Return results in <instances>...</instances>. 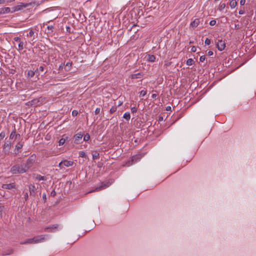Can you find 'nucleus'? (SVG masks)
I'll use <instances>...</instances> for the list:
<instances>
[{
	"label": "nucleus",
	"mask_w": 256,
	"mask_h": 256,
	"mask_svg": "<svg viewBox=\"0 0 256 256\" xmlns=\"http://www.w3.org/2000/svg\"><path fill=\"white\" fill-rule=\"evenodd\" d=\"M48 235H40L36 236L32 238H28L24 242H21L20 244H38L44 242Z\"/></svg>",
	"instance_id": "1"
},
{
	"label": "nucleus",
	"mask_w": 256,
	"mask_h": 256,
	"mask_svg": "<svg viewBox=\"0 0 256 256\" xmlns=\"http://www.w3.org/2000/svg\"><path fill=\"white\" fill-rule=\"evenodd\" d=\"M10 172L12 174H23L26 172V170L24 168V166L18 164L13 166L11 168Z\"/></svg>",
	"instance_id": "2"
},
{
	"label": "nucleus",
	"mask_w": 256,
	"mask_h": 256,
	"mask_svg": "<svg viewBox=\"0 0 256 256\" xmlns=\"http://www.w3.org/2000/svg\"><path fill=\"white\" fill-rule=\"evenodd\" d=\"M36 158V156L34 154L32 155L26 160V164L23 165L26 172H28V170L32 167Z\"/></svg>",
	"instance_id": "3"
},
{
	"label": "nucleus",
	"mask_w": 256,
	"mask_h": 256,
	"mask_svg": "<svg viewBox=\"0 0 256 256\" xmlns=\"http://www.w3.org/2000/svg\"><path fill=\"white\" fill-rule=\"evenodd\" d=\"M111 184V182L109 181H105L102 182L99 186L96 188L94 190H92L88 193L93 192H98L108 188Z\"/></svg>",
	"instance_id": "4"
},
{
	"label": "nucleus",
	"mask_w": 256,
	"mask_h": 256,
	"mask_svg": "<svg viewBox=\"0 0 256 256\" xmlns=\"http://www.w3.org/2000/svg\"><path fill=\"white\" fill-rule=\"evenodd\" d=\"M142 156H143L141 154H138L134 156H133L132 157L130 160H128V162H126L125 166H130L133 164L138 162Z\"/></svg>",
	"instance_id": "5"
},
{
	"label": "nucleus",
	"mask_w": 256,
	"mask_h": 256,
	"mask_svg": "<svg viewBox=\"0 0 256 256\" xmlns=\"http://www.w3.org/2000/svg\"><path fill=\"white\" fill-rule=\"evenodd\" d=\"M30 5H31V3L21 2L18 6H14L12 8V9L13 10L12 12H16V11L20 10L22 9L23 8H26L27 6H30Z\"/></svg>",
	"instance_id": "6"
},
{
	"label": "nucleus",
	"mask_w": 256,
	"mask_h": 256,
	"mask_svg": "<svg viewBox=\"0 0 256 256\" xmlns=\"http://www.w3.org/2000/svg\"><path fill=\"white\" fill-rule=\"evenodd\" d=\"M12 143L10 141H7L3 146V152L6 155H8L11 148Z\"/></svg>",
	"instance_id": "7"
},
{
	"label": "nucleus",
	"mask_w": 256,
	"mask_h": 256,
	"mask_svg": "<svg viewBox=\"0 0 256 256\" xmlns=\"http://www.w3.org/2000/svg\"><path fill=\"white\" fill-rule=\"evenodd\" d=\"M216 47L220 51L223 50L226 48V43L222 40H218L216 44Z\"/></svg>",
	"instance_id": "8"
},
{
	"label": "nucleus",
	"mask_w": 256,
	"mask_h": 256,
	"mask_svg": "<svg viewBox=\"0 0 256 256\" xmlns=\"http://www.w3.org/2000/svg\"><path fill=\"white\" fill-rule=\"evenodd\" d=\"M28 188L30 196H34L36 192V188L34 184H30L28 186Z\"/></svg>",
	"instance_id": "9"
},
{
	"label": "nucleus",
	"mask_w": 256,
	"mask_h": 256,
	"mask_svg": "<svg viewBox=\"0 0 256 256\" xmlns=\"http://www.w3.org/2000/svg\"><path fill=\"white\" fill-rule=\"evenodd\" d=\"M2 187L4 189L11 190L16 188V184L14 182L8 184H3Z\"/></svg>",
	"instance_id": "10"
},
{
	"label": "nucleus",
	"mask_w": 256,
	"mask_h": 256,
	"mask_svg": "<svg viewBox=\"0 0 256 256\" xmlns=\"http://www.w3.org/2000/svg\"><path fill=\"white\" fill-rule=\"evenodd\" d=\"M24 146V142H20L17 143L15 146V152L16 154L19 153L20 151V150Z\"/></svg>",
	"instance_id": "11"
},
{
	"label": "nucleus",
	"mask_w": 256,
	"mask_h": 256,
	"mask_svg": "<svg viewBox=\"0 0 256 256\" xmlns=\"http://www.w3.org/2000/svg\"><path fill=\"white\" fill-rule=\"evenodd\" d=\"M83 136V134L80 133H78L74 136V142L76 144H79L80 141L82 140Z\"/></svg>",
	"instance_id": "12"
},
{
	"label": "nucleus",
	"mask_w": 256,
	"mask_h": 256,
	"mask_svg": "<svg viewBox=\"0 0 256 256\" xmlns=\"http://www.w3.org/2000/svg\"><path fill=\"white\" fill-rule=\"evenodd\" d=\"M20 138V134H16V130L15 129L11 132L10 134V139L14 138V140H16Z\"/></svg>",
	"instance_id": "13"
},
{
	"label": "nucleus",
	"mask_w": 256,
	"mask_h": 256,
	"mask_svg": "<svg viewBox=\"0 0 256 256\" xmlns=\"http://www.w3.org/2000/svg\"><path fill=\"white\" fill-rule=\"evenodd\" d=\"M59 226H60L58 224H56L52 225V226H47L44 228V230L46 231L48 230H50V232H53L54 231V229H58L59 228Z\"/></svg>",
	"instance_id": "14"
},
{
	"label": "nucleus",
	"mask_w": 256,
	"mask_h": 256,
	"mask_svg": "<svg viewBox=\"0 0 256 256\" xmlns=\"http://www.w3.org/2000/svg\"><path fill=\"white\" fill-rule=\"evenodd\" d=\"M59 226H60L58 224H56L52 225V226H47L44 228V230L46 231L48 230H50V232H53L54 231V229H58L59 228Z\"/></svg>",
	"instance_id": "15"
},
{
	"label": "nucleus",
	"mask_w": 256,
	"mask_h": 256,
	"mask_svg": "<svg viewBox=\"0 0 256 256\" xmlns=\"http://www.w3.org/2000/svg\"><path fill=\"white\" fill-rule=\"evenodd\" d=\"M200 24V19L196 18L190 22V26L193 28H196Z\"/></svg>",
	"instance_id": "16"
},
{
	"label": "nucleus",
	"mask_w": 256,
	"mask_h": 256,
	"mask_svg": "<svg viewBox=\"0 0 256 256\" xmlns=\"http://www.w3.org/2000/svg\"><path fill=\"white\" fill-rule=\"evenodd\" d=\"M10 9L8 7H6L0 8V14H7L10 12Z\"/></svg>",
	"instance_id": "17"
},
{
	"label": "nucleus",
	"mask_w": 256,
	"mask_h": 256,
	"mask_svg": "<svg viewBox=\"0 0 256 256\" xmlns=\"http://www.w3.org/2000/svg\"><path fill=\"white\" fill-rule=\"evenodd\" d=\"M64 166L68 167L72 166L74 164V162L70 160H63Z\"/></svg>",
	"instance_id": "18"
},
{
	"label": "nucleus",
	"mask_w": 256,
	"mask_h": 256,
	"mask_svg": "<svg viewBox=\"0 0 256 256\" xmlns=\"http://www.w3.org/2000/svg\"><path fill=\"white\" fill-rule=\"evenodd\" d=\"M142 76V74L140 72L132 74L130 76V78L132 79L140 78H141Z\"/></svg>",
	"instance_id": "19"
},
{
	"label": "nucleus",
	"mask_w": 256,
	"mask_h": 256,
	"mask_svg": "<svg viewBox=\"0 0 256 256\" xmlns=\"http://www.w3.org/2000/svg\"><path fill=\"white\" fill-rule=\"evenodd\" d=\"M237 5V2L236 0H232L230 2V6L232 8H234Z\"/></svg>",
	"instance_id": "20"
},
{
	"label": "nucleus",
	"mask_w": 256,
	"mask_h": 256,
	"mask_svg": "<svg viewBox=\"0 0 256 256\" xmlns=\"http://www.w3.org/2000/svg\"><path fill=\"white\" fill-rule=\"evenodd\" d=\"M47 28H48V30L47 33L49 34H52L53 32L54 26H52V25H48L47 26Z\"/></svg>",
	"instance_id": "21"
},
{
	"label": "nucleus",
	"mask_w": 256,
	"mask_h": 256,
	"mask_svg": "<svg viewBox=\"0 0 256 256\" xmlns=\"http://www.w3.org/2000/svg\"><path fill=\"white\" fill-rule=\"evenodd\" d=\"M123 117L126 120H128L130 118V114L129 112H126L124 114Z\"/></svg>",
	"instance_id": "22"
},
{
	"label": "nucleus",
	"mask_w": 256,
	"mask_h": 256,
	"mask_svg": "<svg viewBox=\"0 0 256 256\" xmlns=\"http://www.w3.org/2000/svg\"><path fill=\"white\" fill-rule=\"evenodd\" d=\"M156 57L154 55H148V60L151 62L155 61Z\"/></svg>",
	"instance_id": "23"
},
{
	"label": "nucleus",
	"mask_w": 256,
	"mask_h": 256,
	"mask_svg": "<svg viewBox=\"0 0 256 256\" xmlns=\"http://www.w3.org/2000/svg\"><path fill=\"white\" fill-rule=\"evenodd\" d=\"M36 178L38 180H46L44 176L40 174H37Z\"/></svg>",
	"instance_id": "24"
},
{
	"label": "nucleus",
	"mask_w": 256,
	"mask_h": 256,
	"mask_svg": "<svg viewBox=\"0 0 256 256\" xmlns=\"http://www.w3.org/2000/svg\"><path fill=\"white\" fill-rule=\"evenodd\" d=\"M18 50H22L24 49V42L20 40V42H18Z\"/></svg>",
	"instance_id": "25"
},
{
	"label": "nucleus",
	"mask_w": 256,
	"mask_h": 256,
	"mask_svg": "<svg viewBox=\"0 0 256 256\" xmlns=\"http://www.w3.org/2000/svg\"><path fill=\"white\" fill-rule=\"evenodd\" d=\"M34 74H35L34 72L32 70H30L28 72V77L32 78L34 76Z\"/></svg>",
	"instance_id": "26"
},
{
	"label": "nucleus",
	"mask_w": 256,
	"mask_h": 256,
	"mask_svg": "<svg viewBox=\"0 0 256 256\" xmlns=\"http://www.w3.org/2000/svg\"><path fill=\"white\" fill-rule=\"evenodd\" d=\"M99 158V154L97 152H95L92 154V158L94 160L98 159Z\"/></svg>",
	"instance_id": "27"
},
{
	"label": "nucleus",
	"mask_w": 256,
	"mask_h": 256,
	"mask_svg": "<svg viewBox=\"0 0 256 256\" xmlns=\"http://www.w3.org/2000/svg\"><path fill=\"white\" fill-rule=\"evenodd\" d=\"M65 142H66V139L62 137V138H61L60 140L58 142L59 146L63 145L65 143Z\"/></svg>",
	"instance_id": "28"
},
{
	"label": "nucleus",
	"mask_w": 256,
	"mask_h": 256,
	"mask_svg": "<svg viewBox=\"0 0 256 256\" xmlns=\"http://www.w3.org/2000/svg\"><path fill=\"white\" fill-rule=\"evenodd\" d=\"M194 60L192 58H188L186 61L188 66H192L193 64Z\"/></svg>",
	"instance_id": "29"
},
{
	"label": "nucleus",
	"mask_w": 256,
	"mask_h": 256,
	"mask_svg": "<svg viewBox=\"0 0 256 256\" xmlns=\"http://www.w3.org/2000/svg\"><path fill=\"white\" fill-rule=\"evenodd\" d=\"M116 110H117L116 106H112L110 110V114H112V113L114 112H116Z\"/></svg>",
	"instance_id": "30"
},
{
	"label": "nucleus",
	"mask_w": 256,
	"mask_h": 256,
	"mask_svg": "<svg viewBox=\"0 0 256 256\" xmlns=\"http://www.w3.org/2000/svg\"><path fill=\"white\" fill-rule=\"evenodd\" d=\"M90 139V136L88 134H86L84 137V141H88Z\"/></svg>",
	"instance_id": "31"
},
{
	"label": "nucleus",
	"mask_w": 256,
	"mask_h": 256,
	"mask_svg": "<svg viewBox=\"0 0 256 256\" xmlns=\"http://www.w3.org/2000/svg\"><path fill=\"white\" fill-rule=\"evenodd\" d=\"M226 7V4H222L220 6V7L218 8L219 10L222 11V10Z\"/></svg>",
	"instance_id": "32"
},
{
	"label": "nucleus",
	"mask_w": 256,
	"mask_h": 256,
	"mask_svg": "<svg viewBox=\"0 0 256 256\" xmlns=\"http://www.w3.org/2000/svg\"><path fill=\"white\" fill-rule=\"evenodd\" d=\"M146 94V90H142L140 92V96H144Z\"/></svg>",
	"instance_id": "33"
},
{
	"label": "nucleus",
	"mask_w": 256,
	"mask_h": 256,
	"mask_svg": "<svg viewBox=\"0 0 256 256\" xmlns=\"http://www.w3.org/2000/svg\"><path fill=\"white\" fill-rule=\"evenodd\" d=\"M34 31L33 30H30L29 32V33L28 34V36H34Z\"/></svg>",
	"instance_id": "34"
},
{
	"label": "nucleus",
	"mask_w": 256,
	"mask_h": 256,
	"mask_svg": "<svg viewBox=\"0 0 256 256\" xmlns=\"http://www.w3.org/2000/svg\"><path fill=\"white\" fill-rule=\"evenodd\" d=\"M80 156L82 158H86V154L85 152L81 151L80 152Z\"/></svg>",
	"instance_id": "35"
},
{
	"label": "nucleus",
	"mask_w": 256,
	"mask_h": 256,
	"mask_svg": "<svg viewBox=\"0 0 256 256\" xmlns=\"http://www.w3.org/2000/svg\"><path fill=\"white\" fill-rule=\"evenodd\" d=\"M204 43L206 45H209L210 44V40L206 38L205 40Z\"/></svg>",
	"instance_id": "36"
},
{
	"label": "nucleus",
	"mask_w": 256,
	"mask_h": 256,
	"mask_svg": "<svg viewBox=\"0 0 256 256\" xmlns=\"http://www.w3.org/2000/svg\"><path fill=\"white\" fill-rule=\"evenodd\" d=\"M78 112L76 110H73L72 112V115L74 116H76L78 115Z\"/></svg>",
	"instance_id": "37"
},
{
	"label": "nucleus",
	"mask_w": 256,
	"mask_h": 256,
	"mask_svg": "<svg viewBox=\"0 0 256 256\" xmlns=\"http://www.w3.org/2000/svg\"><path fill=\"white\" fill-rule=\"evenodd\" d=\"M216 24V21L215 20H212L211 21H210V24L211 26H214L215 24Z\"/></svg>",
	"instance_id": "38"
},
{
	"label": "nucleus",
	"mask_w": 256,
	"mask_h": 256,
	"mask_svg": "<svg viewBox=\"0 0 256 256\" xmlns=\"http://www.w3.org/2000/svg\"><path fill=\"white\" fill-rule=\"evenodd\" d=\"M100 108H96L94 111V114H98L100 112Z\"/></svg>",
	"instance_id": "39"
},
{
	"label": "nucleus",
	"mask_w": 256,
	"mask_h": 256,
	"mask_svg": "<svg viewBox=\"0 0 256 256\" xmlns=\"http://www.w3.org/2000/svg\"><path fill=\"white\" fill-rule=\"evenodd\" d=\"M5 136V132H2L0 133V138L1 139H2Z\"/></svg>",
	"instance_id": "40"
},
{
	"label": "nucleus",
	"mask_w": 256,
	"mask_h": 256,
	"mask_svg": "<svg viewBox=\"0 0 256 256\" xmlns=\"http://www.w3.org/2000/svg\"><path fill=\"white\" fill-rule=\"evenodd\" d=\"M4 210V206H0V216H2Z\"/></svg>",
	"instance_id": "41"
},
{
	"label": "nucleus",
	"mask_w": 256,
	"mask_h": 256,
	"mask_svg": "<svg viewBox=\"0 0 256 256\" xmlns=\"http://www.w3.org/2000/svg\"><path fill=\"white\" fill-rule=\"evenodd\" d=\"M42 199L44 200V202H45L46 200V193H44L42 194Z\"/></svg>",
	"instance_id": "42"
},
{
	"label": "nucleus",
	"mask_w": 256,
	"mask_h": 256,
	"mask_svg": "<svg viewBox=\"0 0 256 256\" xmlns=\"http://www.w3.org/2000/svg\"><path fill=\"white\" fill-rule=\"evenodd\" d=\"M205 59H206V57H205V56H201L200 57V62H204V61Z\"/></svg>",
	"instance_id": "43"
},
{
	"label": "nucleus",
	"mask_w": 256,
	"mask_h": 256,
	"mask_svg": "<svg viewBox=\"0 0 256 256\" xmlns=\"http://www.w3.org/2000/svg\"><path fill=\"white\" fill-rule=\"evenodd\" d=\"M56 191H55L54 190H52V192H51V193H50V196H52L54 197V196H56Z\"/></svg>",
	"instance_id": "44"
},
{
	"label": "nucleus",
	"mask_w": 256,
	"mask_h": 256,
	"mask_svg": "<svg viewBox=\"0 0 256 256\" xmlns=\"http://www.w3.org/2000/svg\"><path fill=\"white\" fill-rule=\"evenodd\" d=\"M38 102V100H32L30 102L31 103V104H36Z\"/></svg>",
	"instance_id": "45"
},
{
	"label": "nucleus",
	"mask_w": 256,
	"mask_h": 256,
	"mask_svg": "<svg viewBox=\"0 0 256 256\" xmlns=\"http://www.w3.org/2000/svg\"><path fill=\"white\" fill-rule=\"evenodd\" d=\"M131 111L132 113H135L136 112L137 110L135 107H132L131 108Z\"/></svg>",
	"instance_id": "46"
},
{
	"label": "nucleus",
	"mask_w": 256,
	"mask_h": 256,
	"mask_svg": "<svg viewBox=\"0 0 256 256\" xmlns=\"http://www.w3.org/2000/svg\"><path fill=\"white\" fill-rule=\"evenodd\" d=\"M28 192H26L24 195V198L26 201L28 200Z\"/></svg>",
	"instance_id": "47"
},
{
	"label": "nucleus",
	"mask_w": 256,
	"mask_h": 256,
	"mask_svg": "<svg viewBox=\"0 0 256 256\" xmlns=\"http://www.w3.org/2000/svg\"><path fill=\"white\" fill-rule=\"evenodd\" d=\"M58 166L60 168H62L64 167V163L62 160L58 164Z\"/></svg>",
	"instance_id": "48"
},
{
	"label": "nucleus",
	"mask_w": 256,
	"mask_h": 256,
	"mask_svg": "<svg viewBox=\"0 0 256 256\" xmlns=\"http://www.w3.org/2000/svg\"><path fill=\"white\" fill-rule=\"evenodd\" d=\"M191 51L192 52H196V48L195 46H193L192 47Z\"/></svg>",
	"instance_id": "49"
},
{
	"label": "nucleus",
	"mask_w": 256,
	"mask_h": 256,
	"mask_svg": "<svg viewBox=\"0 0 256 256\" xmlns=\"http://www.w3.org/2000/svg\"><path fill=\"white\" fill-rule=\"evenodd\" d=\"M246 0H240V4L241 6H244L245 4Z\"/></svg>",
	"instance_id": "50"
},
{
	"label": "nucleus",
	"mask_w": 256,
	"mask_h": 256,
	"mask_svg": "<svg viewBox=\"0 0 256 256\" xmlns=\"http://www.w3.org/2000/svg\"><path fill=\"white\" fill-rule=\"evenodd\" d=\"M14 40L15 41V42H20V38H19V37H15L14 38Z\"/></svg>",
	"instance_id": "51"
},
{
	"label": "nucleus",
	"mask_w": 256,
	"mask_h": 256,
	"mask_svg": "<svg viewBox=\"0 0 256 256\" xmlns=\"http://www.w3.org/2000/svg\"><path fill=\"white\" fill-rule=\"evenodd\" d=\"M244 13V10H240L238 12V14H243Z\"/></svg>",
	"instance_id": "52"
},
{
	"label": "nucleus",
	"mask_w": 256,
	"mask_h": 256,
	"mask_svg": "<svg viewBox=\"0 0 256 256\" xmlns=\"http://www.w3.org/2000/svg\"><path fill=\"white\" fill-rule=\"evenodd\" d=\"M207 54L208 56H211L213 55V52L212 51L210 50L208 52Z\"/></svg>",
	"instance_id": "53"
},
{
	"label": "nucleus",
	"mask_w": 256,
	"mask_h": 256,
	"mask_svg": "<svg viewBox=\"0 0 256 256\" xmlns=\"http://www.w3.org/2000/svg\"><path fill=\"white\" fill-rule=\"evenodd\" d=\"M38 70H40L41 72H43L44 70V67L42 66H40Z\"/></svg>",
	"instance_id": "54"
},
{
	"label": "nucleus",
	"mask_w": 256,
	"mask_h": 256,
	"mask_svg": "<svg viewBox=\"0 0 256 256\" xmlns=\"http://www.w3.org/2000/svg\"><path fill=\"white\" fill-rule=\"evenodd\" d=\"M166 110L167 111H169L171 110V107L170 106H168L166 108Z\"/></svg>",
	"instance_id": "55"
},
{
	"label": "nucleus",
	"mask_w": 256,
	"mask_h": 256,
	"mask_svg": "<svg viewBox=\"0 0 256 256\" xmlns=\"http://www.w3.org/2000/svg\"><path fill=\"white\" fill-rule=\"evenodd\" d=\"M156 96H157V94H152V98H156Z\"/></svg>",
	"instance_id": "56"
},
{
	"label": "nucleus",
	"mask_w": 256,
	"mask_h": 256,
	"mask_svg": "<svg viewBox=\"0 0 256 256\" xmlns=\"http://www.w3.org/2000/svg\"><path fill=\"white\" fill-rule=\"evenodd\" d=\"M6 0H0V4H3L4 3Z\"/></svg>",
	"instance_id": "57"
},
{
	"label": "nucleus",
	"mask_w": 256,
	"mask_h": 256,
	"mask_svg": "<svg viewBox=\"0 0 256 256\" xmlns=\"http://www.w3.org/2000/svg\"><path fill=\"white\" fill-rule=\"evenodd\" d=\"M72 65V63L71 62H68L66 64V66H70Z\"/></svg>",
	"instance_id": "58"
},
{
	"label": "nucleus",
	"mask_w": 256,
	"mask_h": 256,
	"mask_svg": "<svg viewBox=\"0 0 256 256\" xmlns=\"http://www.w3.org/2000/svg\"><path fill=\"white\" fill-rule=\"evenodd\" d=\"M13 252V250H10V252L8 254H12Z\"/></svg>",
	"instance_id": "59"
},
{
	"label": "nucleus",
	"mask_w": 256,
	"mask_h": 256,
	"mask_svg": "<svg viewBox=\"0 0 256 256\" xmlns=\"http://www.w3.org/2000/svg\"><path fill=\"white\" fill-rule=\"evenodd\" d=\"M66 28H67V30H69V29H70V28L69 26H68Z\"/></svg>",
	"instance_id": "60"
},
{
	"label": "nucleus",
	"mask_w": 256,
	"mask_h": 256,
	"mask_svg": "<svg viewBox=\"0 0 256 256\" xmlns=\"http://www.w3.org/2000/svg\"><path fill=\"white\" fill-rule=\"evenodd\" d=\"M66 28H67V30H69V29H70V28L69 26H68Z\"/></svg>",
	"instance_id": "61"
},
{
	"label": "nucleus",
	"mask_w": 256,
	"mask_h": 256,
	"mask_svg": "<svg viewBox=\"0 0 256 256\" xmlns=\"http://www.w3.org/2000/svg\"><path fill=\"white\" fill-rule=\"evenodd\" d=\"M14 0H10L8 2H12V1H14Z\"/></svg>",
	"instance_id": "62"
}]
</instances>
